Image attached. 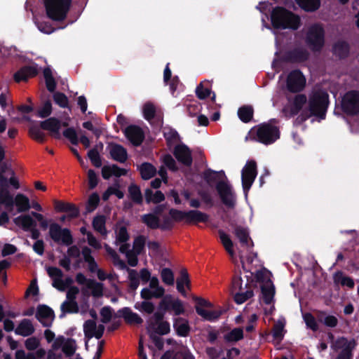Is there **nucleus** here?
I'll use <instances>...</instances> for the list:
<instances>
[{
  "mask_svg": "<svg viewBox=\"0 0 359 359\" xmlns=\"http://www.w3.org/2000/svg\"><path fill=\"white\" fill-rule=\"evenodd\" d=\"M287 104L282 112L287 118L297 116L295 125H302L311 118L318 122L326 118L330 105L327 91H311L307 96L302 91H287Z\"/></svg>",
  "mask_w": 359,
  "mask_h": 359,
  "instance_id": "obj_1",
  "label": "nucleus"
},
{
  "mask_svg": "<svg viewBox=\"0 0 359 359\" xmlns=\"http://www.w3.org/2000/svg\"><path fill=\"white\" fill-rule=\"evenodd\" d=\"M271 22L276 29L297 30L301 26L300 17L284 7L276 6L271 13Z\"/></svg>",
  "mask_w": 359,
  "mask_h": 359,
  "instance_id": "obj_2",
  "label": "nucleus"
},
{
  "mask_svg": "<svg viewBox=\"0 0 359 359\" xmlns=\"http://www.w3.org/2000/svg\"><path fill=\"white\" fill-rule=\"evenodd\" d=\"M280 135L279 128L271 123H261L252 128L249 132L252 140L265 145L274 143L280 138Z\"/></svg>",
  "mask_w": 359,
  "mask_h": 359,
  "instance_id": "obj_3",
  "label": "nucleus"
},
{
  "mask_svg": "<svg viewBox=\"0 0 359 359\" xmlns=\"http://www.w3.org/2000/svg\"><path fill=\"white\" fill-rule=\"evenodd\" d=\"M72 0H43L48 18L62 21L67 18Z\"/></svg>",
  "mask_w": 359,
  "mask_h": 359,
  "instance_id": "obj_4",
  "label": "nucleus"
},
{
  "mask_svg": "<svg viewBox=\"0 0 359 359\" xmlns=\"http://www.w3.org/2000/svg\"><path fill=\"white\" fill-rule=\"evenodd\" d=\"M48 235L51 240L57 245L69 246L74 243L70 229L62 228L56 222H53L49 225Z\"/></svg>",
  "mask_w": 359,
  "mask_h": 359,
  "instance_id": "obj_5",
  "label": "nucleus"
},
{
  "mask_svg": "<svg viewBox=\"0 0 359 359\" xmlns=\"http://www.w3.org/2000/svg\"><path fill=\"white\" fill-rule=\"evenodd\" d=\"M305 42L313 52L320 51L325 44L324 29L318 24L312 25L306 33Z\"/></svg>",
  "mask_w": 359,
  "mask_h": 359,
  "instance_id": "obj_6",
  "label": "nucleus"
},
{
  "mask_svg": "<svg viewBox=\"0 0 359 359\" xmlns=\"http://www.w3.org/2000/svg\"><path fill=\"white\" fill-rule=\"evenodd\" d=\"M193 300L195 302V309L196 313L200 316L203 320L214 322L219 319L222 312L220 310L208 311L205 308H213L214 305L210 301L196 296L193 297Z\"/></svg>",
  "mask_w": 359,
  "mask_h": 359,
  "instance_id": "obj_7",
  "label": "nucleus"
},
{
  "mask_svg": "<svg viewBox=\"0 0 359 359\" xmlns=\"http://www.w3.org/2000/svg\"><path fill=\"white\" fill-rule=\"evenodd\" d=\"M341 111L348 116L359 114V91H346L341 96Z\"/></svg>",
  "mask_w": 359,
  "mask_h": 359,
  "instance_id": "obj_8",
  "label": "nucleus"
},
{
  "mask_svg": "<svg viewBox=\"0 0 359 359\" xmlns=\"http://www.w3.org/2000/svg\"><path fill=\"white\" fill-rule=\"evenodd\" d=\"M356 346V340L353 338L348 340L345 337H339L332 346L334 351L341 350L335 359H353Z\"/></svg>",
  "mask_w": 359,
  "mask_h": 359,
  "instance_id": "obj_9",
  "label": "nucleus"
},
{
  "mask_svg": "<svg viewBox=\"0 0 359 359\" xmlns=\"http://www.w3.org/2000/svg\"><path fill=\"white\" fill-rule=\"evenodd\" d=\"M257 163L255 160L248 161L241 171V181L243 191L245 195L250 189L257 175Z\"/></svg>",
  "mask_w": 359,
  "mask_h": 359,
  "instance_id": "obj_10",
  "label": "nucleus"
},
{
  "mask_svg": "<svg viewBox=\"0 0 359 359\" xmlns=\"http://www.w3.org/2000/svg\"><path fill=\"white\" fill-rule=\"evenodd\" d=\"M215 189L222 203L228 208H234L236 205V194L233 191L231 185L226 181L221 180L217 182Z\"/></svg>",
  "mask_w": 359,
  "mask_h": 359,
  "instance_id": "obj_11",
  "label": "nucleus"
},
{
  "mask_svg": "<svg viewBox=\"0 0 359 359\" xmlns=\"http://www.w3.org/2000/svg\"><path fill=\"white\" fill-rule=\"evenodd\" d=\"M309 52L305 48L296 47L284 53L282 56L283 62L292 64H299L307 61Z\"/></svg>",
  "mask_w": 359,
  "mask_h": 359,
  "instance_id": "obj_12",
  "label": "nucleus"
},
{
  "mask_svg": "<svg viewBox=\"0 0 359 359\" xmlns=\"http://www.w3.org/2000/svg\"><path fill=\"white\" fill-rule=\"evenodd\" d=\"M76 281L79 285H86L88 289L91 290V295L94 297L103 295V284L94 279L87 278L83 273H78L76 275Z\"/></svg>",
  "mask_w": 359,
  "mask_h": 359,
  "instance_id": "obj_13",
  "label": "nucleus"
},
{
  "mask_svg": "<svg viewBox=\"0 0 359 359\" xmlns=\"http://www.w3.org/2000/svg\"><path fill=\"white\" fill-rule=\"evenodd\" d=\"M306 78L299 69L291 71L287 77V90H304Z\"/></svg>",
  "mask_w": 359,
  "mask_h": 359,
  "instance_id": "obj_14",
  "label": "nucleus"
},
{
  "mask_svg": "<svg viewBox=\"0 0 359 359\" xmlns=\"http://www.w3.org/2000/svg\"><path fill=\"white\" fill-rule=\"evenodd\" d=\"M124 135L135 147L140 146L145 137L143 130L135 125L128 126L124 130Z\"/></svg>",
  "mask_w": 359,
  "mask_h": 359,
  "instance_id": "obj_15",
  "label": "nucleus"
},
{
  "mask_svg": "<svg viewBox=\"0 0 359 359\" xmlns=\"http://www.w3.org/2000/svg\"><path fill=\"white\" fill-rule=\"evenodd\" d=\"M35 317L43 327H50L55 318V313L48 306L39 304L36 308Z\"/></svg>",
  "mask_w": 359,
  "mask_h": 359,
  "instance_id": "obj_16",
  "label": "nucleus"
},
{
  "mask_svg": "<svg viewBox=\"0 0 359 359\" xmlns=\"http://www.w3.org/2000/svg\"><path fill=\"white\" fill-rule=\"evenodd\" d=\"M173 154L176 159L184 165L189 167L192 165L191 151L186 144H182L175 146Z\"/></svg>",
  "mask_w": 359,
  "mask_h": 359,
  "instance_id": "obj_17",
  "label": "nucleus"
},
{
  "mask_svg": "<svg viewBox=\"0 0 359 359\" xmlns=\"http://www.w3.org/2000/svg\"><path fill=\"white\" fill-rule=\"evenodd\" d=\"M40 128L43 130L49 131L50 135L53 138L56 140H60L61 138L60 133L61 122L57 118L50 117L45 121H41Z\"/></svg>",
  "mask_w": 359,
  "mask_h": 359,
  "instance_id": "obj_18",
  "label": "nucleus"
},
{
  "mask_svg": "<svg viewBox=\"0 0 359 359\" xmlns=\"http://www.w3.org/2000/svg\"><path fill=\"white\" fill-rule=\"evenodd\" d=\"M350 44L344 40H338L332 46V53L339 60L346 59L350 54Z\"/></svg>",
  "mask_w": 359,
  "mask_h": 359,
  "instance_id": "obj_19",
  "label": "nucleus"
},
{
  "mask_svg": "<svg viewBox=\"0 0 359 359\" xmlns=\"http://www.w3.org/2000/svg\"><path fill=\"white\" fill-rule=\"evenodd\" d=\"M54 208L57 212L68 213V217L70 219L76 218L79 215V208L72 203L55 200Z\"/></svg>",
  "mask_w": 359,
  "mask_h": 359,
  "instance_id": "obj_20",
  "label": "nucleus"
},
{
  "mask_svg": "<svg viewBox=\"0 0 359 359\" xmlns=\"http://www.w3.org/2000/svg\"><path fill=\"white\" fill-rule=\"evenodd\" d=\"M38 74V69L36 66L25 65L17 71L13 78L15 82L27 81L29 78L36 76Z\"/></svg>",
  "mask_w": 359,
  "mask_h": 359,
  "instance_id": "obj_21",
  "label": "nucleus"
},
{
  "mask_svg": "<svg viewBox=\"0 0 359 359\" xmlns=\"http://www.w3.org/2000/svg\"><path fill=\"white\" fill-rule=\"evenodd\" d=\"M118 317H122L126 323L129 325H141L142 318L136 313L132 311L129 307H123L117 312Z\"/></svg>",
  "mask_w": 359,
  "mask_h": 359,
  "instance_id": "obj_22",
  "label": "nucleus"
},
{
  "mask_svg": "<svg viewBox=\"0 0 359 359\" xmlns=\"http://www.w3.org/2000/svg\"><path fill=\"white\" fill-rule=\"evenodd\" d=\"M163 82L169 85L170 90H177L183 87L177 76H172V72L170 68V63H167L163 71Z\"/></svg>",
  "mask_w": 359,
  "mask_h": 359,
  "instance_id": "obj_23",
  "label": "nucleus"
},
{
  "mask_svg": "<svg viewBox=\"0 0 359 359\" xmlns=\"http://www.w3.org/2000/svg\"><path fill=\"white\" fill-rule=\"evenodd\" d=\"M234 233L243 246L248 248H252L254 246V243L250 237L248 228L236 226L234 229Z\"/></svg>",
  "mask_w": 359,
  "mask_h": 359,
  "instance_id": "obj_24",
  "label": "nucleus"
},
{
  "mask_svg": "<svg viewBox=\"0 0 359 359\" xmlns=\"http://www.w3.org/2000/svg\"><path fill=\"white\" fill-rule=\"evenodd\" d=\"M111 158L119 163H125L128 159V152L122 145L112 143L109 151Z\"/></svg>",
  "mask_w": 359,
  "mask_h": 359,
  "instance_id": "obj_25",
  "label": "nucleus"
},
{
  "mask_svg": "<svg viewBox=\"0 0 359 359\" xmlns=\"http://www.w3.org/2000/svg\"><path fill=\"white\" fill-rule=\"evenodd\" d=\"M173 328L179 337H186L189 334L191 327L188 320L182 317L174 319Z\"/></svg>",
  "mask_w": 359,
  "mask_h": 359,
  "instance_id": "obj_26",
  "label": "nucleus"
},
{
  "mask_svg": "<svg viewBox=\"0 0 359 359\" xmlns=\"http://www.w3.org/2000/svg\"><path fill=\"white\" fill-rule=\"evenodd\" d=\"M261 293L265 304L269 305L273 302L275 287L271 279H269L265 285L261 286Z\"/></svg>",
  "mask_w": 359,
  "mask_h": 359,
  "instance_id": "obj_27",
  "label": "nucleus"
},
{
  "mask_svg": "<svg viewBox=\"0 0 359 359\" xmlns=\"http://www.w3.org/2000/svg\"><path fill=\"white\" fill-rule=\"evenodd\" d=\"M13 222L25 231H28L37 225L36 222L29 215H20L15 217Z\"/></svg>",
  "mask_w": 359,
  "mask_h": 359,
  "instance_id": "obj_28",
  "label": "nucleus"
},
{
  "mask_svg": "<svg viewBox=\"0 0 359 359\" xmlns=\"http://www.w3.org/2000/svg\"><path fill=\"white\" fill-rule=\"evenodd\" d=\"M35 331L34 327L29 319H22L17 327L15 329V333L22 337L32 335Z\"/></svg>",
  "mask_w": 359,
  "mask_h": 359,
  "instance_id": "obj_29",
  "label": "nucleus"
},
{
  "mask_svg": "<svg viewBox=\"0 0 359 359\" xmlns=\"http://www.w3.org/2000/svg\"><path fill=\"white\" fill-rule=\"evenodd\" d=\"M317 320L319 323L329 328H334L339 323V320L336 316L327 314L326 311H319L318 312Z\"/></svg>",
  "mask_w": 359,
  "mask_h": 359,
  "instance_id": "obj_30",
  "label": "nucleus"
},
{
  "mask_svg": "<svg viewBox=\"0 0 359 359\" xmlns=\"http://www.w3.org/2000/svg\"><path fill=\"white\" fill-rule=\"evenodd\" d=\"M186 215V223L187 224L206 222L209 219V216L206 213L196 210H189Z\"/></svg>",
  "mask_w": 359,
  "mask_h": 359,
  "instance_id": "obj_31",
  "label": "nucleus"
},
{
  "mask_svg": "<svg viewBox=\"0 0 359 359\" xmlns=\"http://www.w3.org/2000/svg\"><path fill=\"white\" fill-rule=\"evenodd\" d=\"M138 170L142 180H148L154 177L156 173V168L150 163H142L139 167Z\"/></svg>",
  "mask_w": 359,
  "mask_h": 359,
  "instance_id": "obj_32",
  "label": "nucleus"
},
{
  "mask_svg": "<svg viewBox=\"0 0 359 359\" xmlns=\"http://www.w3.org/2000/svg\"><path fill=\"white\" fill-rule=\"evenodd\" d=\"M141 222L150 229H160V217L155 214L147 213L141 216Z\"/></svg>",
  "mask_w": 359,
  "mask_h": 359,
  "instance_id": "obj_33",
  "label": "nucleus"
},
{
  "mask_svg": "<svg viewBox=\"0 0 359 359\" xmlns=\"http://www.w3.org/2000/svg\"><path fill=\"white\" fill-rule=\"evenodd\" d=\"M92 226L95 231L102 236L107 234L106 229V217L104 215H96L92 222Z\"/></svg>",
  "mask_w": 359,
  "mask_h": 359,
  "instance_id": "obj_34",
  "label": "nucleus"
},
{
  "mask_svg": "<svg viewBox=\"0 0 359 359\" xmlns=\"http://www.w3.org/2000/svg\"><path fill=\"white\" fill-rule=\"evenodd\" d=\"M15 205L17 206L18 212L28 211L31 208L29 198L23 194H18L15 196Z\"/></svg>",
  "mask_w": 359,
  "mask_h": 359,
  "instance_id": "obj_35",
  "label": "nucleus"
},
{
  "mask_svg": "<svg viewBox=\"0 0 359 359\" xmlns=\"http://www.w3.org/2000/svg\"><path fill=\"white\" fill-rule=\"evenodd\" d=\"M296 4L306 12L317 11L320 6V0H294Z\"/></svg>",
  "mask_w": 359,
  "mask_h": 359,
  "instance_id": "obj_36",
  "label": "nucleus"
},
{
  "mask_svg": "<svg viewBox=\"0 0 359 359\" xmlns=\"http://www.w3.org/2000/svg\"><path fill=\"white\" fill-rule=\"evenodd\" d=\"M43 76L45 81L46 90H55L57 87V78L53 75L51 69L49 67H45L43 71Z\"/></svg>",
  "mask_w": 359,
  "mask_h": 359,
  "instance_id": "obj_37",
  "label": "nucleus"
},
{
  "mask_svg": "<svg viewBox=\"0 0 359 359\" xmlns=\"http://www.w3.org/2000/svg\"><path fill=\"white\" fill-rule=\"evenodd\" d=\"M244 337L243 330L241 327L233 329L231 332L224 336V339L226 343L237 342Z\"/></svg>",
  "mask_w": 359,
  "mask_h": 359,
  "instance_id": "obj_38",
  "label": "nucleus"
},
{
  "mask_svg": "<svg viewBox=\"0 0 359 359\" xmlns=\"http://www.w3.org/2000/svg\"><path fill=\"white\" fill-rule=\"evenodd\" d=\"M218 233L221 242L225 250L231 257H233L235 255V252L233 250V244L229 236L222 230H219Z\"/></svg>",
  "mask_w": 359,
  "mask_h": 359,
  "instance_id": "obj_39",
  "label": "nucleus"
},
{
  "mask_svg": "<svg viewBox=\"0 0 359 359\" xmlns=\"http://www.w3.org/2000/svg\"><path fill=\"white\" fill-rule=\"evenodd\" d=\"M254 110L250 105H244L238 110V116L243 123L250 122L253 117Z\"/></svg>",
  "mask_w": 359,
  "mask_h": 359,
  "instance_id": "obj_40",
  "label": "nucleus"
},
{
  "mask_svg": "<svg viewBox=\"0 0 359 359\" xmlns=\"http://www.w3.org/2000/svg\"><path fill=\"white\" fill-rule=\"evenodd\" d=\"M128 193L130 199L136 204L140 205L142 203L143 197L140 187L135 184H131L128 187Z\"/></svg>",
  "mask_w": 359,
  "mask_h": 359,
  "instance_id": "obj_41",
  "label": "nucleus"
},
{
  "mask_svg": "<svg viewBox=\"0 0 359 359\" xmlns=\"http://www.w3.org/2000/svg\"><path fill=\"white\" fill-rule=\"evenodd\" d=\"M175 299L171 294L165 295L158 304V310H163L165 312L172 311Z\"/></svg>",
  "mask_w": 359,
  "mask_h": 359,
  "instance_id": "obj_42",
  "label": "nucleus"
},
{
  "mask_svg": "<svg viewBox=\"0 0 359 359\" xmlns=\"http://www.w3.org/2000/svg\"><path fill=\"white\" fill-rule=\"evenodd\" d=\"M219 174H223L224 175V172L223 170L217 172L210 168H208L203 172V177L210 186H212L217 182Z\"/></svg>",
  "mask_w": 359,
  "mask_h": 359,
  "instance_id": "obj_43",
  "label": "nucleus"
},
{
  "mask_svg": "<svg viewBox=\"0 0 359 359\" xmlns=\"http://www.w3.org/2000/svg\"><path fill=\"white\" fill-rule=\"evenodd\" d=\"M142 111L144 118L148 121H151L156 117V107L150 102L144 104Z\"/></svg>",
  "mask_w": 359,
  "mask_h": 359,
  "instance_id": "obj_44",
  "label": "nucleus"
},
{
  "mask_svg": "<svg viewBox=\"0 0 359 359\" xmlns=\"http://www.w3.org/2000/svg\"><path fill=\"white\" fill-rule=\"evenodd\" d=\"M128 272V279L130 280L129 290L135 291L140 285V278L136 270L127 268Z\"/></svg>",
  "mask_w": 359,
  "mask_h": 359,
  "instance_id": "obj_45",
  "label": "nucleus"
},
{
  "mask_svg": "<svg viewBox=\"0 0 359 359\" xmlns=\"http://www.w3.org/2000/svg\"><path fill=\"white\" fill-rule=\"evenodd\" d=\"M253 295L254 292L252 290H248L245 292L241 290L233 294V300L237 304H241L253 297Z\"/></svg>",
  "mask_w": 359,
  "mask_h": 359,
  "instance_id": "obj_46",
  "label": "nucleus"
},
{
  "mask_svg": "<svg viewBox=\"0 0 359 359\" xmlns=\"http://www.w3.org/2000/svg\"><path fill=\"white\" fill-rule=\"evenodd\" d=\"M62 313H77L79 311V305L76 301H65L60 306Z\"/></svg>",
  "mask_w": 359,
  "mask_h": 359,
  "instance_id": "obj_47",
  "label": "nucleus"
},
{
  "mask_svg": "<svg viewBox=\"0 0 359 359\" xmlns=\"http://www.w3.org/2000/svg\"><path fill=\"white\" fill-rule=\"evenodd\" d=\"M63 353L68 357L73 355L76 350V340L72 338H69L65 342L62 348Z\"/></svg>",
  "mask_w": 359,
  "mask_h": 359,
  "instance_id": "obj_48",
  "label": "nucleus"
},
{
  "mask_svg": "<svg viewBox=\"0 0 359 359\" xmlns=\"http://www.w3.org/2000/svg\"><path fill=\"white\" fill-rule=\"evenodd\" d=\"M284 324L281 321L276 323L272 328V335L274 339L280 342L284 337Z\"/></svg>",
  "mask_w": 359,
  "mask_h": 359,
  "instance_id": "obj_49",
  "label": "nucleus"
},
{
  "mask_svg": "<svg viewBox=\"0 0 359 359\" xmlns=\"http://www.w3.org/2000/svg\"><path fill=\"white\" fill-rule=\"evenodd\" d=\"M129 239L130 235L128 232L127 228L125 226H121L116 231L115 244L118 245V244L126 243Z\"/></svg>",
  "mask_w": 359,
  "mask_h": 359,
  "instance_id": "obj_50",
  "label": "nucleus"
},
{
  "mask_svg": "<svg viewBox=\"0 0 359 359\" xmlns=\"http://www.w3.org/2000/svg\"><path fill=\"white\" fill-rule=\"evenodd\" d=\"M53 100L56 104L61 108H67L69 106V100L67 97L60 91H54Z\"/></svg>",
  "mask_w": 359,
  "mask_h": 359,
  "instance_id": "obj_51",
  "label": "nucleus"
},
{
  "mask_svg": "<svg viewBox=\"0 0 359 359\" xmlns=\"http://www.w3.org/2000/svg\"><path fill=\"white\" fill-rule=\"evenodd\" d=\"M146 238L144 236H137L133 241V251L136 255H140L144 249Z\"/></svg>",
  "mask_w": 359,
  "mask_h": 359,
  "instance_id": "obj_52",
  "label": "nucleus"
},
{
  "mask_svg": "<svg viewBox=\"0 0 359 359\" xmlns=\"http://www.w3.org/2000/svg\"><path fill=\"white\" fill-rule=\"evenodd\" d=\"M162 281L168 285H172L175 282L174 273L169 268H163L161 272Z\"/></svg>",
  "mask_w": 359,
  "mask_h": 359,
  "instance_id": "obj_53",
  "label": "nucleus"
},
{
  "mask_svg": "<svg viewBox=\"0 0 359 359\" xmlns=\"http://www.w3.org/2000/svg\"><path fill=\"white\" fill-rule=\"evenodd\" d=\"M88 156L95 167L100 168L102 166V159L96 148L90 149L88 152Z\"/></svg>",
  "mask_w": 359,
  "mask_h": 359,
  "instance_id": "obj_54",
  "label": "nucleus"
},
{
  "mask_svg": "<svg viewBox=\"0 0 359 359\" xmlns=\"http://www.w3.org/2000/svg\"><path fill=\"white\" fill-rule=\"evenodd\" d=\"M96 323L93 320H88L83 324L85 337L88 339L93 337V332L96 330Z\"/></svg>",
  "mask_w": 359,
  "mask_h": 359,
  "instance_id": "obj_55",
  "label": "nucleus"
},
{
  "mask_svg": "<svg viewBox=\"0 0 359 359\" xmlns=\"http://www.w3.org/2000/svg\"><path fill=\"white\" fill-rule=\"evenodd\" d=\"M304 320L307 327L313 332H317L319 329L318 325L315 317L311 313H306L304 316Z\"/></svg>",
  "mask_w": 359,
  "mask_h": 359,
  "instance_id": "obj_56",
  "label": "nucleus"
},
{
  "mask_svg": "<svg viewBox=\"0 0 359 359\" xmlns=\"http://www.w3.org/2000/svg\"><path fill=\"white\" fill-rule=\"evenodd\" d=\"M100 201V196L97 193L92 194L89 196L86 205L87 211L89 212L94 211L98 206Z\"/></svg>",
  "mask_w": 359,
  "mask_h": 359,
  "instance_id": "obj_57",
  "label": "nucleus"
},
{
  "mask_svg": "<svg viewBox=\"0 0 359 359\" xmlns=\"http://www.w3.org/2000/svg\"><path fill=\"white\" fill-rule=\"evenodd\" d=\"M338 278H340V283L343 286H347L349 288H353L355 285L353 278L348 276H343L341 271H337L335 273L334 280H337Z\"/></svg>",
  "mask_w": 359,
  "mask_h": 359,
  "instance_id": "obj_58",
  "label": "nucleus"
},
{
  "mask_svg": "<svg viewBox=\"0 0 359 359\" xmlns=\"http://www.w3.org/2000/svg\"><path fill=\"white\" fill-rule=\"evenodd\" d=\"M63 135L68 139L74 145H77L79 142L75 129L72 127L68 128L63 131Z\"/></svg>",
  "mask_w": 359,
  "mask_h": 359,
  "instance_id": "obj_59",
  "label": "nucleus"
},
{
  "mask_svg": "<svg viewBox=\"0 0 359 359\" xmlns=\"http://www.w3.org/2000/svg\"><path fill=\"white\" fill-rule=\"evenodd\" d=\"M29 133L31 136L36 141L40 143H43L46 141V136L41 129L36 126H32L29 128Z\"/></svg>",
  "mask_w": 359,
  "mask_h": 359,
  "instance_id": "obj_60",
  "label": "nucleus"
},
{
  "mask_svg": "<svg viewBox=\"0 0 359 359\" xmlns=\"http://www.w3.org/2000/svg\"><path fill=\"white\" fill-rule=\"evenodd\" d=\"M187 212L171 208L169 210V215L172 217L173 222H180L182 220L186 221Z\"/></svg>",
  "mask_w": 359,
  "mask_h": 359,
  "instance_id": "obj_61",
  "label": "nucleus"
},
{
  "mask_svg": "<svg viewBox=\"0 0 359 359\" xmlns=\"http://www.w3.org/2000/svg\"><path fill=\"white\" fill-rule=\"evenodd\" d=\"M113 309L109 306H104L100 310L101 321L102 323H108L112 317Z\"/></svg>",
  "mask_w": 359,
  "mask_h": 359,
  "instance_id": "obj_62",
  "label": "nucleus"
},
{
  "mask_svg": "<svg viewBox=\"0 0 359 359\" xmlns=\"http://www.w3.org/2000/svg\"><path fill=\"white\" fill-rule=\"evenodd\" d=\"M174 227V222L170 215H164L163 222H160V229L161 231H170Z\"/></svg>",
  "mask_w": 359,
  "mask_h": 359,
  "instance_id": "obj_63",
  "label": "nucleus"
},
{
  "mask_svg": "<svg viewBox=\"0 0 359 359\" xmlns=\"http://www.w3.org/2000/svg\"><path fill=\"white\" fill-rule=\"evenodd\" d=\"M163 162L170 170L172 172H176L178 170L176 162L170 154H168L164 155L163 158Z\"/></svg>",
  "mask_w": 359,
  "mask_h": 359,
  "instance_id": "obj_64",
  "label": "nucleus"
}]
</instances>
